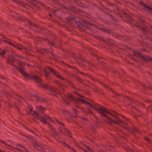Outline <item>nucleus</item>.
Returning a JSON list of instances; mask_svg holds the SVG:
<instances>
[{
	"label": "nucleus",
	"instance_id": "obj_1",
	"mask_svg": "<svg viewBox=\"0 0 152 152\" xmlns=\"http://www.w3.org/2000/svg\"><path fill=\"white\" fill-rule=\"evenodd\" d=\"M82 98H77L78 101L81 102L84 104H88L91 106L95 110L98 112H100L102 115L106 118V121L110 124H120L123 127L126 124L123 121H121L117 116L116 113L114 111L112 110H107L106 108L103 107H100L98 108L99 105L97 104L96 106L95 105L92 104L88 102L87 99L84 98L82 96H80Z\"/></svg>",
	"mask_w": 152,
	"mask_h": 152
},
{
	"label": "nucleus",
	"instance_id": "obj_2",
	"mask_svg": "<svg viewBox=\"0 0 152 152\" xmlns=\"http://www.w3.org/2000/svg\"><path fill=\"white\" fill-rule=\"evenodd\" d=\"M17 68L19 69L22 75L28 79H34L39 87L42 88L44 89L48 88V86L46 84H44L42 80L40 78L35 75H28L25 72L23 66H21L20 68L17 67Z\"/></svg>",
	"mask_w": 152,
	"mask_h": 152
},
{
	"label": "nucleus",
	"instance_id": "obj_3",
	"mask_svg": "<svg viewBox=\"0 0 152 152\" xmlns=\"http://www.w3.org/2000/svg\"><path fill=\"white\" fill-rule=\"evenodd\" d=\"M34 115L36 118H38L39 120L43 124H47L51 119L50 117L47 114L40 115L37 111L34 112Z\"/></svg>",
	"mask_w": 152,
	"mask_h": 152
},
{
	"label": "nucleus",
	"instance_id": "obj_4",
	"mask_svg": "<svg viewBox=\"0 0 152 152\" xmlns=\"http://www.w3.org/2000/svg\"><path fill=\"white\" fill-rule=\"evenodd\" d=\"M47 69H48L51 72L53 73L55 75V76L57 78H59L62 80H64V79L63 77H61L58 73L55 70L51 69L49 67H47V68L43 69V71L45 74V76L47 80H49L51 78L50 75V72L48 71Z\"/></svg>",
	"mask_w": 152,
	"mask_h": 152
},
{
	"label": "nucleus",
	"instance_id": "obj_5",
	"mask_svg": "<svg viewBox=\"0 0 152 152\" xmlns=\"http://www.w3.org/2000/svg\"><path fill=\"white\" fill-rule=\"evenodd\" d=\"M27 137L28 140L34 144L33 145L34 148L41 151L44 152V148L42 145L36 143L35 141L33 140L32 138L31 137L28 136Z\"/></svg>",
	"mask_w": 152,
	"mask_h": 152
},
{
	"label": "nucleus",
	"instance_id": "obj_6",
	"mask_svg": "<svg viewBox=\"0 0 152 152\" xmlns=\"http://www.w3.org/2000/svg\"><path fill=\"white\" fill-rule=\"evenodd\" d=\"M2 41L5 43L10 45L12 46L17 48L18 49L21 50L23 49V48L21 46L19 45L16 46L11 41L10 39H2Z\"/></svg>",
	"mask_w": 152,
	"mask_h": 152
},
{
	"label": "nucleus",
	"instance_id": "obj_7",
	"mask_svg": "<svg viewBox=\"0 0 152 152\" xmlns=\"http://www.w3.org/2000/svg\"><path fill=\"white\" fill-rule=\"evenodd\" d=\"M68 100H66L65 99L63 98L62 100L65 103L67 104H69V101H72L75 99V98L71 95H69L68 97Z\"/></svg>",
	"mask_w": 152,
	"mask_h": 152
},
{
	"label": "nucleus",
	"instance_id": "obj_8",
	"mask_svg": "<svg viewBox=\"0 0 152 152\" xmlns=\"http://www.w3.org/2000/svg\"><path fill=\"white\" fill-rule=\"evenodd\" d=\"M66 20L68 23H69L70 24H73L76 23V20L70 17L67 18Z\"/></svg>",
	"mask_w": 152,
	"mask_h": 152
},
{
	"label": "nucleus",
	"instance_id": "obj_9",
	"mask_svg": "<svg viewBox=\"0 0 152 152\" xmlns=\"http://www.w3.org/2000/svg\"><path fill=\"white\" fill-rule=\"evenodd\" d=\"M36 108L38 111H40L42 113H43L45 111L46 109L45 108L40 106H36Z\"/></svg>",
	"mask_w": 152,
	"mask_h": 152
},
{
	"label": "nucleus",
	"instance_id": "obj_10",
	"mask_svg": "<svg viewBox=\"0 0 152 152\" xmlns=\"http://www.w3.org/2000/svg\"><path fill=\"white\" fill-rule=\"evenodd\" d=\"M134 53L135 56L138 57H142L143 56L141 55V53L138 50L134 51Z\"/></svg>",
	"mask_w": 152,
	"mask_h": 152
},
{
	"label": "nucleus",
	"instance_id": "obj_11",
	"mask_svg": "<svg viewBox=\"0 0 152 152\" xmlns=\"http://www.w3.org/2000/svg\"><path fill=\"white\" fill-rule=\"evenodd\" d=\"M55 82L58 85L59 87L62 88H64L65 87V85H64L61 83L58 80H56L55 81Z\"/></svg>",
	"mask_w": 152,
	"mask_h": 152
},
{
	"label": "nucleus",
	"instance_id": "obj_12",
	"mask_svg": "<svg viewBox=\"0 0 152 152\" xmlns=\"http://www.w3.org/2000/svg\"><path fill=\"white\" fill-rule=\"evenodd\" d=\"M145 9L149 12L152 13V7L149 6H147L145 7Z\"/></svg>",
	"mask_w": 152,
	"mask_h": 152
},
{
	"label": "nucleus",
	"instance_id": "obj_13",
	"mask_svg": "<svg viewBox=\"0 0 152 152\" xmlns=\"http://www.w3.org/2000/svg\"><path fill=\"white\" fill-rule=\"evenodd\" d=\"M142 58H143L146 61H152V59L150 58L149 56H143Z\"/></svg>",
	"mask_w": 152,
	"mask_h": 152
},
{
	"label": "nucleus",
	"instance_id": "obj_14",
	"mask_svg": "<svg viewBox=\"0 0 152 152\" xmlns=\"http://www.w3.org/2000/svg\"><path fill=\"white\" fill-rule=\"evenodd\" d=\"M35 98L38 101L42 102H44V99L43 98L39 96H37L35 97Z\"/></svg>",
	"mask_w": 152,
	"mask_h": 152
},
{
	"label": "nucleus",
	"instance_id": "obj_15",
	"mask_svg": "<svg viewBox=\"0 0 152 152\" xmlns=\"http://www.w3.org/2000/svg\"><path fill=\"white\" fill-rule=\"evenodd\" d=\"M50 90L54 93H56L57 92L56 89L53 86H51L50 88Z\"/></svg>",
	"mask_w": 152,
	"mask_h": 152
},
{
	"label": "nucleus",
	"instance_id": "obj_16",
	"mask_svg": "<svg viewBox=\"0 0 152 152\" xmlns=\"http://www.w3.org/2000/svg\"><path fill=\"white\" fill-rule=\"evenodd\" d=\"M18 145L20 147V148L23 151H25L26 152H30L29 151H28L27 149L25 147L22 146H21L20 145Z\"/></svg>",
	"mask_w": 152,
	"mask_h": 152
},
{
	"label": "nucleus",
	"instance_id": "obj_17",
	"mask_svg": "<svg viewBox=\"0 0 152 152\" xmlns=\"http://www.w3.org/2000/svg\"><path fill=\"white\" fill-rule=\"evenodd\" d=\"M55 120L56 121V122L58 124H60L61 125V126H64V124L61 122L60 121H59V120H58L56 118H55Z\"/></svg>",
	"mask_w": 152,
	"mask_h": 152
},
{
	"label": "nucleus",
	"instance_id": "obj_18",
	"mask_svg": "<svg viewBox=\"0 0 152 152\" xmlns=\"http://www.w3.org/2000/svg\"><path fill=\"white\" fill-rule=\"evenodd\" d=\"M64 131L65 132H66V133H67V132H68V134H69V133H71V132H69L68 131V130L67 129H66L64 128Z\"/></svg>",
	"mask_w": 152,
	"mask_h": 152
},
{
	"label": "nucleus",
	"instance_id": "obj_19",
	"mask_svg": "<svg viewBox=\"0 0 152 152\" xmlns=\"http://www.w3.org/2000/svg\"><path fill=\"white\" fill-rule=\"evenodd\" d=\"M5 53V51L4 50H2V51L1 52H0V54H1V55H4Z\"/></svg>",
	"mask_w": 152,
	"mask_h": 152
},
{
	"label": "nucleus",
	"instance_id": "obj_20",
	"mask_svg": "<svg viewBox=\"0 0 152 152\" xmlns=\"http://www.w3.org/2000/svg\"><path fill=\"white\" fill-rule=\"evenodd\" d=\"M145 139L148 142H149L150 141V139L147 137H145Z\"/></svg>",
	"mask_w": 152,
	"mask_h": 152
},
{
	"label": "nucleus",
	"instance_id": "obj_21",
	"mask_svg": "<svg viewBox=\"0 0 152 152\" xmlns=\"http://www.w3.org/2000/svg\"><path fill=\"white\" fill-rule=\"evenodd\" d=\"M142 29L143 31L145 32L146 31V29L145 27H142Z\"/></svg>",
	"mask_w": 152,
	"mask_h": 152
},
{
	"label": "nucleus",
	"instance_id": "obj_22",
	"mask_svg": "<svg viewBox=\"0 0 152 152\" xmlns=\"http://www.w3.org/2000/svg\"><path fill=\"white\" fill-rule=\"evenodd\" d=\"M32 108L31 107L29 109V111L30 112H31L32 110Z\"/></svg>",
	"mask_w": 152,
	"mask_h": 152
},
{
	"label": "nucleus",
	"instance_id": "obj_23",
	"mask_svg": "<svg viewBox=\"0 0 152 152\" xmlns=\"http://www.w3.org/2000/svg\"><path fill=\"white\" fill-rule=\"evenodd\" d=\"M8 63L9 64H11V65H12V64H11V62H10V61H9V60L8 61Z\"/></svg>",
	"mask_w": 152,
	"mask_h": 152
},
{
	"label": "nucleus",
	"instance_id": "obj_24",
	"mask_svg": "<svg viewBox=\"0 0 152 152\" xmlns=\"http://www.w3.org/2000/svg\"><path fill=\"white\" fill-rule=\"evenodd\" d=\"M24 100V99L23 98H21V100H20V101H22L23 100Z\"/></svg>",
	"mask_w": 152,
	"mask_h": 152
},
{
	"label": "nucleus",
	"instance_id": "obj_25",
	"mask_svg": "<svg viewBox=\"0 0 152 152\" xmlns=\"http://www.w3.org/2000/svg\"><path fill=\"white\" fill-rule=\"evenodd\" d=\"M0 152H6L5 151H2L0 149Z\"/></svg>",
	"mask_w": 152,
	"mask_h": 152
},
{
	"label": "nucleus",
	"instance_id": "obj_26",
	"mask_svg": "<svg viewBox=\"0 0 152 152\" xmlns=\"http://www.w3.org/2000/svg\"><path fill=\"white\" fill-rule=\"evenodd\" d=\"M1 142L3 144H5V143H4V141H1Z\"/></svg>",
	"mask_w": 152,
	"mask_h": 152
},
{
	"label": "nucleus",
	"instance_id": "obj_27",
	"mask_svg": "<svg viewBox=\"0 0 152 152\" xmlns=\"http://www.w3.org/2000/svg\"><path fill=\"white\" fill-rule=\"evenodd\" d=\"M1 36L2 37V38H3L4 37H3V36H2V35H1Z\"/></svg>",
	"mask_w": 152,
	"mask_h": 152
},
{
	"label": "nucleus",
	"instance_id": "obj_28",
	"mask_svg": "<svg viewBox=\"0 0 152 152\" xmlns=\"http://www.w3.org/2000/svg\"><path fill=\"white\" fill-rule=\"evenodd\" d=\"M76 94H78L77 93H76Z\"/></svg>",
	"mask_w": 152,
	"mask_h": 152
},
{
	"label": "nucleus",
	"instance_id": "obj_29",
	"mask_svg": "<svg viewBox=\"0 0 152 152\" xmlns=\"http://www.w3.org/2000/svg\"><path fill=\"white\" fill-rule=\"evenodd\" d=\"M141 2V1H140V3L141 4H142Z\"/></svg>",
	"mask_w": 152,
	"mask_h": 152
}]
</instances>
